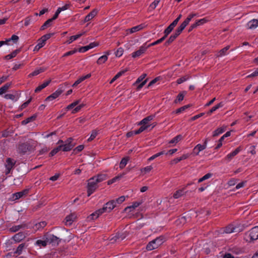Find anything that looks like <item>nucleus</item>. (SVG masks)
<instances>
[{
  "mask_svg": "<svg viewBox=\"0 0 258 258\" xmlns=\"http://www.w3.org/2000/svg\"><path fill=\"white\" fill-rule=\"evenodd\" d=\"M37 142L33 140H29L25 143H20L17 148L18 153L21 155H25L27 153L34 151L36 146Z\"/></svg>",
  "mask_w": 258,
  "mask_h": 258,
  "instance_id": "obj_1",
  "label": "nucleus"
},
{
  "mask_svg": "<svg viewBox=\"0 0 258 258\" xmlns=\"http://www.w3.org/2000/svg\"><path fill=\"white\" fill-rule=\"evenodd\" d=\"M164 237L160 236L155 239L149 242L146 246V249L148 251L152 250L159 247L164 242Z\"/></svg>",
  "mask_w": 258,
  "mask_h": 258,
  "instance_id": "obj_2",
  "label": "nucleus"
},
{
  "mask_svg": "<svg viewBox=\"0 0 258 258\" xmlns=\"http://www.w3.org/2000/svg\"><path fill=\"white\" fill-rule=\"evenodd\" d=\"M69 85V84L67 82L60 85L59 88L55 92L48 96L45 99V101H51L57 98L64 91L65 88Z\"/></svg>",
  "mask_w": 258,
  "mask_h": 258,
  "instance_id": "obj_3",
  "label": "nucleus"
},
{
  "mask_svg": "<svg viewBox=\"0 0 258 258\" xmlns=\"http://www.w3.org/2000/svg\"><path fill=\"white\" fill-rule=\"evenodd\" d=\"M98 183L95 182V178L92 177L88 180L87 184V196L89 197L92 194L95 190L98 188L97 185Z\"/></svg>",
  "mask_w": 258,
  "mask_h": 258,
  "instance_id": "obj_4",
  "label": "nucleus"
},
{
  "mask_svg": "<svg viewBox=\"0 0 258 258\" xmlns=\"http://www.w3.org/2000/svg\"><path fill=\"white\" fill-rule=\"evenodd\" d=\"M115 207H116V205H115L114 200H111L106 203L102 208L99 209L98 212L102 213L104 212L109 213Z\"/></svg>",
  "mask_w": 258,
  "mask_h": 258,
  "instance_id": "obj_5",
  "label": "nucleus"
},
{
  "mask_svg": "<svg viewBox=\"0 0 258 258\" xmlns=\"http://www.w3.org/2000/svg\"><path fill=\"white\" fill-rule=\"evenodd\" d=\"M245 236L249 238L250 241L258 239V226L251 228L248 232L245 233Z\"/></svg>",
  "mask_w": 258,
  "mask_h": 258,
  "instance_id": "obj_6",
  "label": "nucleus"
},
{
  "mask_svg": "<svg viewBox=\"0 0 258 258\" xmlns=\"http://www.w3.org/2000/svg\"><path fill=\"white\" fill-rule=\"evenodd\" d=\"M208 142V139L207 138L205 139L203 145L198 144L194 149L193 153L196 155H198L199 152L204 150L206 148Z\"/></svg>",
  "mask_w": 258,
  "mask_h": 258,
  "instance_id": "obj_7",
  "label": "nucleus"
},
{
  "mask_svg": "<svg viewBox=\"0 0 258 258\" xmlns=\"http://www.w3.org/2000/svg\"><path fill=\"white\" fill-rule=\"evenodd\" d=\"M29 192L28 189H25L22 191L16 192L13 195V200H18L21 198L23 197L24 196H26Z\"/></svg>",
  "mask_w": 258,
  "mask_h": 258,
  "instance_id": "obj_8",
  "label": "nucleus"
},
{
  "mask_svg": "<svg viewBox=\"0 0 258 258\" xmlns=\"http://www.w3.org/2000/svg\"><path fill=\"white\" fill-rule=\"evenodd\" d=\"M147 48L148 47H146L144 45L141 46L138 50L132 53V57L134 58H136L137 57L140 56L146 51Z\"/></svg>",
  "mask_w": 258,
  "mask_h": 258,
  "instance_id": "obj_9",
  "label": "nucleus"
},
{
  "mask_svg": "<svg viewBox=\"0 0 258 258\" xmlns=\"http://www.w3.org/2000/svg\"><path fill=\"white\" fill-rule=\"evenodd\" d=\"M6 163L7 164L6 165V167L7 168V171L6 172V174H8L10 172L11 170L15 164V162H13L11 158H9L7 159Z\"/></svg>",
  "mask_w": 258,
  "mask_h": 258,
  "instance_id": "obj_10",
  "label": "nucleus"
},
{
  "mask_svg": "<svg viewBox=\"0 0 258 258\" xmlns=\"http://www.w3.org/2000/svg\"><path fill=\"white\" fill-rule=\"evenodd\" d=\"M47 241L49 243L58 245L60 242V239L53 235H50L47 237Z\"/></svg>",
  "mask_w": 258,
  "mask_h": 258,
  "instance_id": "obj_11",
  "label": "nucleus"
},
{
  "mask_svg": "<svg viewBox=\"0 0 258 258\" xmlns=\"http://www.w3.org/2000/svg\"><path fill=\"white\" fill-rule=\"evenodd\" d=\"M242 150L241 147H238L234 151L228 154L225 157V160L229 161L235 156L240 151Z\"/></svg>",
  "mask_w": 258,
  "mask_h": 258,
  "instance_id": "obj_12",
  "label": "nucleus"
},
{
  "mask_svg": "<svg viewBox=\"0 0 258 258\" xmlns=\"http://www.w3.org/2000/svg\"><path fill=\"white\" fill-rule=\"evenodd\" d=\"M207 22V20L205 18H203L197 21L195 23L192 24L188 29V32L191 31L194 29L196 28L197 26L203 24Z\"/></svg>",
  "mask_w": 258,
  "mask_h": 258,
  "instance_id": "obj_13",
  "label": "nucleus"
},
{
  "mask_svg": "<svg viewBox=\"0 0 258 258\" xmlns=\"http://www.w3.org/2000/svg\"><path fill=\"white\" fill-rule=\"evenodd\" d=\"M26 237L25 233L24 232H19L16 234L13 237V239L16 242H20L24 239Z\"/></svg>",
  "mask_w": 258,
  "mask_h": 258,
  "instance_id": "obj_14",
  "label": "nucleus"
},
{
  "mask_svg": "<svg viewBox=\"0 0 258 258\" xmlns=\"http://www.w3.org/2000/svg\"><path fill=\"white\" fill-rule=\"evenodd\" d=\"M96 182L100 183L107 178V175L105 174H99L93 176Z\"/></svg>",
  "mask_w": 258,
  "mask_h": 258,
  "instance_id": "obj_15",
  "label": "nucleus"
},
{
  "mask_svg": "<svg viewBox=\"0 0 258 258\" xmlns=\"http://www.w3.org/2000/svg\"><path fill=\"white\" fill-rule=\"evenodd\" d=\"M258 26V20L253 19L247 24V29H253Z\"/></svg>",
  "mask_w": 258,
  "mask_h": 258,
  "instance_id": "obj_16",
  "label": "nucleus"
},
{
  "mask_svg": "<svg viewBox=\"0 0 258 258\" xmlns=\"http://www.w3.org/2000/svg\"><path fill=\"white\" fill-rule=\"evenodd\" d=\"M97 14V11L96 9L92 11L88 14L84 19V22H87L92 20Z\"/></svg>",
  "mask_w": 258,
  "mask_h": 258,
  "instance_id": "obj_17",
  "label": "nucleus"
},
{
  "mask_svg": "<svg viewBox=\"0 0 258 258\" xmlns=\"http://www.w3.org/2000/svg\"><path fill=\"white\" fill-rule=\"evenodd\" d=\"M76 216L75 214H71L66 217V224L71 225L74 220L76 219Z\"/></svg>",
  "mask_w": 258,
  "mask_h": 258,
  "instance_id": "obj_18",
  "label": "nucleus"
},
{
  "mask_svg": "<svg viewBox=\"0 0 258 258\" xmlns=\"http://www.w3.org/2000/svg\"><path fill=\"white\" fill-rule=\"evenodd\" d=\"M51 80L50 79L45 82H44L42 84L38 86L35 90V93H38L40 92L41 90L46 87L51 82Z\"/></svg>",
  "mask_w": 258,
  "mask_h": 258,
  "instance_id": "obj_19",
  "label": "nucleus"
},
{
  "mask_svg": "<svg viewBox=\"0 0 258 258\" xmlns=\"http://www.w3.org/2000/svg\"><path fill=\"white\" fill-rule=\"evenodd\" d=\"M154 117H155V115H151L148 116L147 117L144 118L142 120H141L139 123V125H142V124L149 125L148 124L149 121L153 120V118H154Z\"/></svg>",
  "mask_w": 258,
  "mask_h": 258,
  "instance_id": "obj_20",
  "label": "nucleus"
},
{
  "mask_svg": "<svg viewBox=\"0 0 258 258\" xmlns=\"http://www.w3.org/2000/svg\"><path fill=\"white\" fill-rule=\"evenodd\" d=\"M21 51V48L16 49L13 51L11 54H9L5 56V59H10L14 57H15L17 54H18Z\"/></svg>",
  "mask_w": 258,
  "mask_h": 258,
  "instance_id": "obj_21",
  "label": "nucleus"
},
{
  "mask_svg": "<svg viewBox=\"0 0 258 258\" xmlns=\"http://www.w3.org/2000/svg\"><path fill=\"white\" fill-rule=\"evenodd\" d=\"M26 227V225L25 224L13 226L9 229V230L12 232H16L19 230L21 228H24Z\"/></svg>",
  "mask_w": 258,
  "mask_h": 258,
  "instance_id": "obj_22",
  "label": "nucleus"
},
{
  "mask_svg": "<svg viewBox=\"0 0 258 258\" xmlns=\"http://www.w3.org/2000/svg\"><path fill=\"white\" fill-rule=\"evenodd\" d=\"M106 54L100 56L97 60V63L98 64H101L104 63L108 59L107 55L109 54V52H106Z\"/></svg>",
  "mask_w": 258,
  "mask_h": 258,
  "instance_id": "obj_23",
  "label": "nucleus"
},
{
  "mask_svg": "<svg viewBox=\"0 0 258 258\" xmlns=\"http://www.w3.org/2000/svg\"><path fill=\"white\" fill-rule=\"evenodd\" d=\"M186 26V25L182 22V24L176 29L174 33L178 36L182 32V31L184 29Z\"/></svg>",
  "mask_w": 258,
  "mask_h": 258,
  "instance_id": "obj_24",
  "label": "nucleus"
},
{
  "mask_svg": "<svg viewBox=\"0 0 258 258\" xmlns=\"http://www.w3.org/2000/svg\"><path fill=\"white\" fill-rule=\"evenodd\" d=\"M186 94V92L182 91L180 92L177 96L176 99L174 100L175 103H177L183 100L184 96Z\"/></svg>",
  "mask_w": 258,
  "mask_h": 258,
  "instance_id": "obj_25",
  "label": "nucleus"
},
{
  "mask_svg": "<svg viewBox=\"0 0 258 258\" xmlns=\"http://www.w3.org/2000/svg\"><path fill=\"white\" fill-rule=\"evenodd\" d=\"M178 36L176 35L174 33L172 34L168 38V39L165 42L164 45L165 46H168L169 44H170L172 42L174 41V40Z\"/></svg>",
  "mask_w": 258,
  "mask_h": 258,
  "instance_id": "obj_26",
  "label": "nucleus"
},
{
  "mask_svg": "<svg viewBox=\"0 0 258 258\" xmlns=\"http://www.w3.org/2000/svg\"><path fill=\"white\" fill-rule=\"evenodd\" d=\"M188 156H189L188 154H183L182 156H181L179 158H176L174 159V160H173L171 161V163L172 164H174V163L176 164L182 160L187 159L188 157Z\"/></svg>",
  "mask_w": 258,
  "mask_h": 258,
  "instance_id": "obj_27",
  "label": "nucleus"
},
{
  "mask_svg": "<svg viewBox=\"0 0 258 258\" xmlns=\"http://www.w3.org/2000/svg\"><path fill=\"white\" fill-rule=\"evenodd\" d=\"M224 105L223 102H220L217 105H215V106L213 107L209 111H208L207 114L208 115H210L211 113H212L213 112L216 111L218 108L223 107Z\"/></svg>",
  "mask_w": 258,
  "mask_h": 258,
  "instance_id": "obj_28",
  "label": "nucleus"
},
{
  "mask_svg": "<svg viewBox=\"0 0 258 258\" xmlns=\"http://www.w3.org/2000/svg\"><path fill=\"white\" fill-rule=\"evenodd\" d=\"M45 70V69H44L43 68H40L38 69L35 70L33 72L30 74L28 75V77H32L36 76V75L39 74L40 73L43 72Z\"/></svg>",
  "mask_w": 258,
  "mask_h": 258,
  "instance_id": "obj_29",
  "label": "nucleus"
},
{
  "mask_svg": "<svg viewBox=\"0 0 258 258\" xmlns=\"http://www.w3.org/2000/svg\"><path fill=\"white\" fill-rule=\"evenodd\" d=\"M27 246L26 245V244L23 243L20 244L18 247H17L16 250L15 251V253H16L18 255H20L22 253V251L23 249L26 247Z\"/></svg>",
  "mask_w": 258,
  "mask_h": 258,
  "instance_id": "obj_30",
  "label": "nucleus"
},
{
  "mask_svg": "<svg viewBox=\"0 0 258 258\" xmlns=\"http://www.w3.org/2000/svg\"><path fill=\"white\" fill-rule=\"evenodd\" d=\"M127 71V70H124L122 71H120L118 72L110 81V84L113 83L116 80H117L118 78H119L120 76H121L123 74H124Z\"/></svg>",
  "mask_w": 258,
  "mask_h": 258,
  "instance_id": "obj_31",
  "label": "nucleus"
},
{
  "mask_svg": "<svg viewBox=\"0 0 258 258\" xmlns=\"http://www.w3.org/2000/svg\"><path fill=\"white\" fill-rule=\"evenodd\" d=\"M85 33V32H83L82 33L77 34L76 35L72 36L70 37V40H68L67 42L68 44H71L73 41H74V40L77 39L78 38H80L82 35H83Z\"/></svg>",
  "mask_w": 258,
  "mask_h": 258,
  "instance_id": "obj_32",
  "label": "nucleus"
},
{
  "mask_svg": "<svg viewBox=\"0 0 258 258\" xmlns=\"http://www.w3.org/2000/svg\"><path fill=\"white\" fill-rule=\"evenodd\" d=\"M98 211V210L96 211L93 213L91 214L89 216H88L87 218L88 220H90V219L94 220L97 219L99 216L100 215L102 214V213H100Z\"/></svg>",
  "mask_w": 258,
  "mask_h": 258,
  "instance_id": "obj_33",
  "label": "nucleus"
},
{
  "mask_svg": "<svg viewBox=\"0 0 258 258\" xmlns=\"http://www.w3.org/2000/svg\"><path fill=\"white\" fill-rule=\"evenodd\" d=\"M225 128L226 126L218 128L213 132V137H215L218 136L219 134H222L225 131Z\"/></svg>",
  "mask_w": 258,
  "mask_h": 258,
  "instance_id": "obj_34",
  "label": "nucleus"
},
{
  "mask_svg": "<svg viewBox=\"0 0 258 258\" xmlns=\"http://www.w3.org/2000/svg\"><path fill=\"white\" fill-rule=\"evenodd\" d=\"M63 145H59L56 148L53 149L49 153V156L52 157L56 154L59 151L61 150Z\"/></svg>",
  "mask_w": 258,
  "mask_h": 258,
  "instance_id": "obj_35",
  "label": "nucleus"
},
{
  "mask_svg": "<svg viewBox=\"0 0 258 258\" xmlns=\"http://www.w3.org/2000/svg\"><path fill=\"white\" fill-rule=\"evenodd\" d=\"M128 160H129L128 157L123 158L120 162L119 167L121 169H122L123 168H124L125 166V165H126Z\"/></svg>",
  "mask_w": 258,
  "mask_h": 258,
  "instance_id": "obj_36",
  "label": "nucleus"
},
{
  "mask_svg": "<svg viewBox=\"0 0 258 258\" xmlns=\"http://www.w3.org/2000/svg\"><path fill=\"white\" fill-rule=\"evenodd\" d=\"M52 20L51 19L47 20L41 27L40 30H43L51 25Z\"/></svg>",
  "mask_w": 258,
  "mask_h": 258,
  "instance_id": "obj_37",
  "label": "nucleus"
},
{
  "mask_svg": "<svg viewBox=\"0 0 258 258\" xmlns=\"http://www.w3.org/2000/svg\"><path fill=\"white\" fill-rule=\"evenodd\" d=\"M184 195L183 189H179L173 194V198L174 199H178Z\"/></svg>",
  "mask_w": 258,
  "mask_h": 258,
  "instance_id": "obj_38",
  "label": "nucleus"
},
{
  "mask_svg": "<svg viewBox=\"0 0 258 258\" xmlns=\"http://www.w3.org/2000/svg\"><path fill=\"white\" fill-rule=\"evenodd\" d=\"M182 139V137L181 135H177L174 138H173L171 141H169V144H174L177 143L179 141H180Z\"/></svg>",
  "mask_w": 258,
  "mask_h": 258,
  "instance_id": "obj_39",
  "label": "nucleus"
},
{
  "mask_svg": "<svg viewBox=\"0 0 258 258\" xmlns=\"http://www.w3.org/2000/svg\"><path fill=\"white\" fill-rule=\"evenodd\" d=\"M46 225V222L45 221H42L39 223H36L34 227L37 230L44 228Z\"/></svg>",
  "mask_w": 258,
  "mask_h": 258,
  "instance_id": "obj_40",
  "label": "nucleus"
},
{
  "mask_svg": "<svg viewBox=\"0 0 258 258\" xmlns=\"http://www.w3.org/2000/svg\"><path fill=\"white\" fill-rule=\"evenodd\" d=\"M63 145V147L61 149L64 152H67V151H71L75 146L74 145H67L66 144L64 145Z\"/></svg>",
  "mask_w": 258,
  "mask_h": 258,
  "instance_id": "obj_41",
  "label": "nucleus"
},
{
  "mask_svg": "<svg viewBox=\"0 0 258 258\" xmlns=\"http://www.w3.org/2000/svg\"><path fill=\"white\" fill-rule=\"evenodd\" d=\"M229 48H230V46L228 45V46H226L225 47H224V48L220 50V51L219 52V54H218L217 55V56L220 57L222 55H225L226 53V52L229 49Z\"/></svg>",
  "mask_w": 258,
  "mask_h": 258,
  "instance_id": "obj_42",
  "label": "nucleus"
},
{
  "mask_svg": "<svg viewBox=\"0 0 258 258\" xmlns=\"http://www.w3.org/2000/svg\"><path fill=\"white\" fill-rule=\"evenodd\" d=\"M142 125L139 128V130L136 131L135 133H137L138 134H139L143 132L145 130L147 129L149 126L150 125H146V124H142Z\"/></svg>",
  "mask_w": 258,
  "mask_h": 258,
  "instance_id": "obj_43",
  "label": "nucleus"
},
{
  "mask_svg": "<svg viewBox=\"0 0 258 258\" xmlns=\"http://www.w3.org/2000/svg\"><path fill=\"white\" fill-rule=\"evenodd\" d=\"M126 237V234L125 233H117L115 236V239L114 241H117V240L120 239V240H123Z\"/></svg>",
  "mask_w": 258,
  "mask_h": 258,
  "instance_id": "obj_44",
  "label": "nucleus"
},
{
  "mask_svg": "<svg viewBox=\"0 0 258 258\" xmlns=\"http://www.w3.org/2000/svg\"><path fill=\"white\" fill-rule=\"evenodd\" d=\"M174 27L172 26L170 24L165 29L164 31V34H165L166 36H168L171 31L173 30Z\"/></svg>",
  "mask_w": 258,
  "mask_h": 258,
  "instance_id": "obj_45",
  "label": "nucleus"
},
{
  "mask_svg": "<svg viewBox=\"0 0 258 258\" xmlns=\"http://www.w3.org/2000/svg\"><path fill=\"white\" fill-rule=\"evenodd\" d=\"M160 0H155L150 6L149 10L151 11L155 9L159 3Z\"/></svg>",
  "mask_w": 258,
  "mask_h": 258,
  "instance_id": "obj_46",
  "label": "nucleus"
},
{
  "mask_svg": "<svg viewBox=\"0 0 258 258\" xmlns=\"http://www.w3.org/2000/svg\"><path fill=\"white\" fill-rule=\"evenodd\" d=\"M4 97L6 99H11L12 100H17V99H18V96H16L15 95H13V94H6L4 96Z\"/></svg>",
  "mask_w": 258,
  "mask_h": 258,
  "instance_id": "obj_47",
  "label": "nucleus"
},
{
  "mask_svg": "<svg viewBox=\"0 0 258 258\" xmlns=\"http://www.w3.org/2000/svg\"><path fill=\"white\" fill-rule=\"evenodd\" d=\"M234 229V225H229L228 226L225 228L224 232L226 233H232Z\"/></svg>",
  "mask_w": 258,
  "mask_h": 258,
  "instance_id": "obj_48",
  "label": "nucleus"
},
{
  "mask_svg": "<svg viewBox=\"0 0 258 258\" xmlns=\"http://www.w3.org/2000/svg\"><path fill=\"white\" fill-rule=\"evenodd\" d=\"M84 148V145H81L78 146V147H77L76 148H75L74 149L72 154H77L78 152L82 151L83 150Z\"/></svg>",
  "mask_w": 258,
  "mask_h": 258,
  "instance_id": "obj_49",
  "label": "nucleus"
},
{
  "mask_svg": "<svg viewBox=\"0 0 258 258\" xmlns=\"http://www.w3.org/2000/svg\"><path fill=\"white\" fill-rule=\"evenodd\" d=\"M143 28V26L141 25L136 26L130 29V31L131 33L137 32Z\"/></svg>",
  "mask_w": 258,
  "mask_h": 258,
  "instance_id": "obj_50",
  "label": "nucleus"
},
{
  "mask_svg": "<svg viewBox=\"0 0 258 258\" xmlns=\"http://www.w3.org/2000/svg\"><path fill=\"white\" fill-rule=\"evenodd\" d=\"M122 177V175H118L107 181L108 185H110L119 180Z\"/></svg>",
  "mask_w": 258,
  "mask_h": 258,
  "instance_id": "obj_51",
  "label": "nucleus"
},
{
  "mask_svg": "<svg viewBox=\"0 0 258 258\" xmlns=\"http://www.w3.org/2000/svg\"><path fill=\"white\" fill-rule=\"evenodd\" d=\"M164 154H165V151H164L159 152V153L153 155L150 158H149L148 159V160L152 161V160L155 159V158H156L159 157L160 156L163 155Z\"/></svg>",
  "mask_w": 258,
  "mask_h": 258,
  "instance_id": "obj_52",
  "label": "nucleus"
},
{
  "mask_svg": "<svg viewBox=\"0 0 258 258\" xmlns=\"http://www.w3.org/2000/svg\"><path fill=\"white\" fill-rule=\"evenodd\" d=\"M189 107H190V105L189 104L186 105H184L183 106H182V107L178 108L177 109H176V111H175V113H181L182 111H184L185 109H186L188 108H189Z\"/></svg>",
  "mask_w": 258,
  "mask_h": 258,
  "instance_id": "obj_53",
  "label": "nucleus"
},
{
  "mask_svg": "<svg viewBox=\"0 0 258 258\" xmlns=\"http://www.w3.org/2000/svg\"><path fill=\"white\" fill-rule=\"evenodd\" d=\"M125 200V197L124 196H121L118 199H116L115 200H114V204L117 206V204H121L123 202H124Z\"/></svg>",
  "mask_w": 258,
  "mask_h": 258,
  "instance_id": "obj_54",
  "label": "nucleus"
},
{
  "mask_svg": "<svg viewBox=\"0 0 258 258\" xmlns=\"http://www.w3.org/2000/svg\"><path fill=\"white\" fill-rule=\"evenodd\" d=\"M243 230V226L241 225L234 226L233 233H238Z\"/></svg>",
  "mask_w": 258,
  "mask_h": 258,
  "instance_id": "obj_55",
  "label": "nucleus"
},
{
  "mask_svg": "<svg viewBox=\"0 0 258 258\" xmlns=\"http://www.w3.org/2000/svg\"><path fill=\"white\" fill-rule=\"evenodd\" d=\"M47 243H48V241H47V239L45 240H38L36 242V243L37 245H42L43 247L46 246Z\"/></svg>",
  "mask_w": 258,
  "mask_h": 258,
  "instance_id": "obj_56",
  "label": "nucleus"
},
{
  "mask_svg": "<svg viewBox=\"0 0 258 258\" xmlns=\"http://www.w3.org/2000/svg\"><path fill=\"white\" fill-rule=\"evenodd\" d=\"M147 76V74H142L141 76H140L138 79L137 80V81H136V82L134 84V85H136L137 84H139L140 83H141L142 81L143 82V80L145 78V77Z\"/></svg>",
  "mask_w": 258,
  "mask_h": 258,
  "instance_id": "obj_57",
  "label": "nucleus"
},
{
  "mask_svg": "<svg viewBox=\"0 0 258 258\" xmlns=\"http://www.w3.org/2000/svg\"><path fill=\"white\" fill-rule=\"evenodd\" d=\"M189 78V76L186 75L181 77L177 80V83L178 84H181L186 81Z\"/></svg>",
  "mask_w": 258,
  "mask_h": 258,
  "instance_id": "obj_58",
  "label": "nucleus"
},
{
  "mask_svg": "<svg viewBox=\"0 0 258 258\" xmlns=\"http://www.w3.org/2000/svg\"><path fill=\"white\" fill-rule=\"evenodd\" d=\"M54 34V33L46 34L42 36L40 38L44 40L45 42H46L47 40L49 39Z\"/></svg>",
  "mask_w": 258,
  "mask_h": 258,
  "instance_id": "obj_59",
  "label": "nucleus"
},
{
  "mask_svg": "<svg viewBox=\"0 0 258 258\" xmlns=\"http://www.w3.org/2000/svg\"><path fill=\"white\" fill-rule=\"evenodd\" d=\"M97 135V132L95 130H93L92 132V134L90 137V138L88 139V141L89 142H90L92 141L94 139H95Z\"/></svg>",
  "mask_w": 258,
  "mask_h": 258,
  "instance_id": "obj_60",
  "label": "nucleus"
},
{
  "mask_svg": "<svg viewBox=\"0 0 258 258\" xmlns=\"http://www.w3.org/2000/svg\"><path fill=\"white\" fill-rule=\"evenodd\" d=\"M31 100H32V98H30L28 100H27L26 102H25L23 104H22L20 107V109L22 110L23 109H24L25 108H26L28 105V104L31 102Z\"/></svg>",
  "mask_w": 258,
  "mask_h": 258,
  "instance_id": "obj_61",
  "label": "nucleus"
},
{
  "mask_svg": "<svg viewBox=\"0 0 258 258\" xmlns=\"http://www.w3.org/2000/svg\"><path fill=\"white\" fill-rule=\"evenodd\" d=\"M123 52V49L122 47H119L115 52V55L116 56L120 57L122 55Z\"/></svg>",
  "mask_w": 258,
  "mask_h": 258,
  "instance_id": "obj_62",
  "label": "nucleus"
},
{
  "mask_svg": "<svg viewBox=\"0 0 258 258\" xmlns=\"http://www.w3.org/2000/svg\"><path fill=\"white\" fill-rule=\"evenodd\" d=\"M181 17V15H179L177 18L173 21L172 23L170 24V25L173 26L174 28L175 27V26L177 25V23L179 21Z\"/></svg>",
  "mask_w": 258,
  "mask_h": 258,
  "instance_id": "obj_63",
  "label": "nucleus"
},
{
  "mask_svg": "<svg viewBox=\"0 0 258 258\" xmlns=\"http://www.w3.org/2000/svg\"><path fill=\"white\" fill-rule=\"evenodd\" d=\"M37 114H34L33 115L29 117H28L27 119H26L27 120V121L29 123L31 121H34L36 117H37Z\"/></svg>",
  "mask_w": 258,
  "mask_h": 258,
  "instance_id": "obj_64",
  "label": "nucleus"
}]
</instances>
